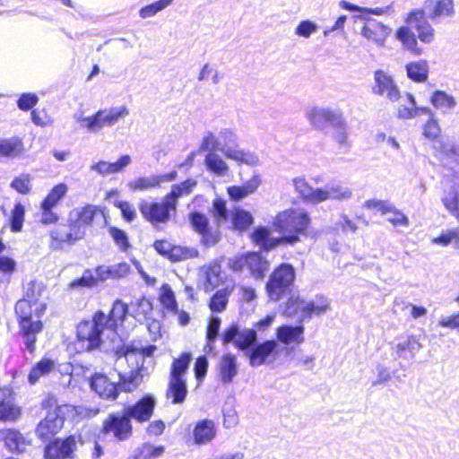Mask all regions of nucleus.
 <instances>
[{
	"label": "nucleus",
	"mask_w": 459,
	"mask_h": 459,
	"mask_svg": "<svg viewBox=\"0 0 459 459\" xmlns=\"http://www.w3.org/2000/svg\"><path fill=\"white\" fill-rule=\"evenodd\" d=\"M406 23L413 27L420 41L430 43L434 39V29L427 20L424 10H412L406 18Z\"/></svg>",
	"instance_id": "nucleus-18"
},
{
	"label": "nucleus",
	"mask_w": 459,
	"mask_h": 459,
	"mask_svg": "<svg viewBox=\"0 0 459 459\" xmlns=\"http://www.w3.org/2000/svg\"><path fill=\"white\" fill-rule=\"evenodd\" d=\"M212 214L218 225L229 221L230 210L227 208L226 201L222 198H215L212 202Z\"/></svg>",
	"instance_id": "nucleus-53"
},
{
	"label": "nucleus",
	"mask_w": 459,
	"mask_h": 459,
	"mask_svg": "<svg viewBox=\"0 0 459 459\" xmlns=\"http://www.w3.org/2000/svg\"><path fill=\"white\" fill-rule=\"evenodd\" d=\"M160 300L163 307L170 312H178V302L171 287L164 283L161 287Z\"/></svg>",
	"instance_id": "nucleus-55"
},
{
	"label": "nucleus",
	"mask_w": 459,
	"mask_h": 459,
	"mask_svg": "<svg viewBox=\"0 0 459 459\" xmlns=\"http://www.w3.org/2000/svg\"><path fill=\"white\" fill-rule=\"evenodd\" d=\"M269 262L257 252H248L247 269L256 280L264 278L269 270Z\"/></svg>",
	"instance_id": "nucleus-33"
},
{
	"label": "nucleus",
	"mask_w": 459,
	"mask_h": 459,
	"mask_svg": "<svg viewBox=\"0 0 459 459\" xmlns=\"http://www.w3.org/2000/svg\"><path fill=\"white\" fill-rule=\"evenodd\" d=\"M0 438L4 439L6 447L13 452L21 453L24 450L25 439L16 429L0 430Z\"/></svg>",
	"instance_id": "nucleus-38"
},
{
	"label": "nucleus",
	"mask_w": 459,
	"mask_h": 459,
	"mask_svg": "<svg viewBox=\"0 0 459 459\" xmlns=\"http://www.w3.org/2000/svg\"><path fill=\"white\" fill-rule=\"evenodd\" d=\"M304 324L298 318L297 325H282L276 329V342L284 345L300 344L304 342Z\"/></svg>",
	"instance_id": "nucleus-21"
},
{
	"label": "nucleus",
	"mask_w": 459,
	"mask_h": 459,
	"mask_svg": "<svg viewBox=\"0 0 459 459\" xmlns=\"http://www.w3.org/2000/svg\"><path fill=\"white\" fill-rule=\"evenodd\" d=\"M157 350L154 344H143L141 340H134L129 343L117 346L116 355L125 357L128 363H134L141 372H148L153 364V353Z\"/></svg>",
	"instance_id": "nucleus-7"
},
{
	"label": "nucleus",
	"mask_w": 459,
	"mask_h": 459,
	"mask_svg": "<svg viewBox=\"0 0 459 459\" xmlns=\"http://www.w3.org/2000/svg\"><path fill=\"white\" fill-rule=\"evenodd\" d=\"M188 220L192 229L197 234H199L205 229H207L209 226H211L208 217L199 211H194L190 212Z\"/></svg>",
	"instance_id": "nucleus-60"
},
{
	"label": "nucleus",
	"mask_w": 459,
	"mask_h": 459,
	"mask_svg": "<svg viewBox=\"0 0 459 459\" xmlns=\"http://www.w3.org/2000/svg\"><path fill=\"white\" fill-rule=\"evenodd\" d=\"M39 102V97L36 93L25 92L20 95L16 104L20 110L29 111L32 109Z\"/></svg>",
	"instance_id": "nucleus-64"
},
{
	"label": "nucleus",
	"mask_w": 459,
	"mask_h": 459,
	"mask_svg": "<svg viewBox=\"0 0 459 459\" xmlns=\"http://www.w3.org/2000/svg\"><path fill=\"white\" fill-rule=\"evenodd\" d=\"M54 368L55 361L52 359L47 357L42 358L30 370L28 374L29 384L34 385L40 377L48 376Z\"/></svg>",
	"instance_id": "nucleus-36"
},
{
	"label": "nucleus",
	"mask_w": 459,
	"mask_h": 459,
	"mask_svg": "<svg viewBox=\"0 0 459 459\" xmlns=\"http://www.w3.org/2000/svg\"><path fill=\"white\" fill-rule=\"evenodd\" d=\"M73 408L71 405L65 404L56 406L54 411H48L47 416L41 420L36 429V436L42 441H46L58 432L64 426L65 413Z\"/></svg>",
	"instance_id": "nucleus-11"
},
{
	"label": "nucleus",
	"mask_w": 459,
	"mask_h": 459,
	"mask_svg": "<svg viewBox=\"0 0 459 459\" xmlns=\"http://www.w3.org/2000/svg\"><path fill=\"white\" fill-rule=\"evenodd\" d=\"M142 377L138 373L132 372L128 377L120 376L118 382L120 393H131L138 386Z\"/></svg>",
	"instance_id": "nucleus-63"
},
{
	"label": "nucleus",
	"mask_w": 459,
	"mask_h": 459,
	"mask_svg": "<svg viewBox=\"0 0 459 459\" xmlns=\"http://www.w3.org/2000/svg\"><path fill=\"white\" fill-rule=\"evenodd\" d=\"M196 184V180L187 178L179 184L173 185L170 192L165 195L167 202L177 208L178 199L184 195H188L193 191Z\"/></svg>",
	"instance_id": "nucleus-35"
},
{
	"label": "nucleus",
	"mask_w": 459,
	"mask_h": 459,
	"mask_svg": "<svg viewBox=\"0 0 459 459\" xmlns=\"http://www.w3.org/2000/svg\"><path fill=\"white\" fill-rule=\"evenodd\" d=\"M328 199L347 200L351 197L352 192L350 188L344 187L338 183H329L326 185Z\"/></svg>",
	"instance_id": "nucleus-62"
},
{
	"label": "nucleus",
	"mask_w": 459,
	"mask_h": 459,
	"mask_svg": "<svg viewBox=\"0 0 459 459\" xmlns=\"http://www.w3.org/2000/svg\"><path fill=\"white\" fill-rule=\"evenodd\" d=\"M50 238L53 241V248L59 250L64 249L65 244L74 246L78 241L70 231L62 232L60 230H52L50 232Z\"/></svg>",
	"instance_id": "nucleus-50"
},
{
	"label": "nucleus",
	"mask_w": 459,
	"mask_h": 459,
	"mask_svg": "<svg viewBox=\"0 0 459 459\" xmlns=\"http://www.w3.org/2000/svg\"><path fill=\"white\" fill-rule=\"evenodd\" d=\"M198 235L201 237V244L206 248L214 247L221 238L220 230H213L211 226L200 232Z\"/></svg>",
	"instance_id": "nucleus-61"
},
{
	"label": "nucleus",
	"mask_w": 459,
	"mask_h": 459,
	"mask_svg": "<svg viewBox=\"0 0 459 459\" xmlns=\"http://www.w3.org/2000/svg\"><path fill=\"white\" fill-rule=\"evenodd\" d=\"M296 269L290 263H281L269 275L265 290L272 301H279L290 294L295 286Z\"/></svg>",
	"instance_id": "nucleus-6"
},
{
	"label": "nucleus",
	"mask_w": 459,
	"mask_h": 459,
	"mask_svg": "<svg viewBox=\"0 0 459 459\" xmlns=\"http://www.w3.org/2000/svg\"><path fill=\"white\" fill-rule=\"evenodd\" d=\"M77 449V437L69 435L65 437H54L48 441L43 451L44 459H74Z\"/></svg>",
	"instance_id": "nucleus-12"
},
{
	"label": "nucleus",
	"mask_w": 459,
	"mask_h": 459,
	"mask_svg": "<svg viewBox=\"0 0 459 459\" xmlns=\"http://www.w3.org/2000/svg\"><path fill=\"white\" fill-rule=\"evenodd\" d=\"M204 276V290L205 292L214 290L223 282L221 265L216 260L201 268Z\"/></svg>",
	"instance_id": "nucleus-25"
},
{
	"label": "nucleus",
	"mask_w": 459,
	"mask_h": 459,
	"mask_svg": "<svg viewBox=\"0 0 459 459\" xmlns=\"http://www.w3.org/2000/svg\"><path fill=\"white\" fill-rule=\"evenodd\" d=\"M204 157V167L208 172L217 177H224L229 171L228 164L216 152L217 151H207Z\"/></svg>",
	"instance_id": "nucleus-34"
},
{
	"label": "nucleus",
	"mask_w": 459,
	"mask_h": 459,
	"mask_svg": "<svg viewBox=\"0 0 459 459\" xmlns=\"http://www.w3.org/2000/svg\"><path fill=\"white\" fill-rule=\"evenodd\" d=\"M422 348V344L415 335H409L404 341L398 342L394 350L398 358L413 359L416 352Z\"/></svg>",
	"instance_id": "nucleus-29"
},
{
	"label": "nucleus",
	"mask_w": 459,
	"mask_h": 459,
	"mask_svg": "<svg viewBox=\"0 0 459 459\" xmlns=\"http://www.w3.org/2000/svg\"><path fill=\"white\" fill-rule=\"evenodd\" d=\"M166 395L168 399L171 400L173 404L183 403L187 395L186 379L169 377Z\"/></svg>",
	"instance_id": "nucleus-32"
},
{
	"label": "nucleus",
	"mask_w": 459,
	"mask_h": 459,
	"mask_svg": "<svg viewBox=\"0 0 459 459\" xmlns=\"http://www.w3.org/2000/svg\"><path fill=\"white\" fill-rule=\"evenodd\" d=\"M395 37L408 50L416 55L421 54V49L417 48L418 42L416 36L409 27H400L395 32Z\"/></svg>",
	"instance_id": "nucleus-42"
},
{
	"label": "nucleus",
	"mask_w": 459,
	"mask_h": 459,
	"mask_svg": "<svg viewBox=\"0 0 459 459\" xmlns=\"http://www.w3.org/2000/svg\"><path fill=\"white\" fill-rule=\"evenodd\" d=\"M152 247L160 255L173 263L195 258L199 255V251L195 247L174 245L166 239L155 240Z\"/></svg>",
	"instance_id": "nucleus-13"
},
{
	"label": "nucleus",
	"mask_w": 459,
	"mask_h": 459,
	"mask_svg": "<svg viewBox=\"0 0 459 459\" xmlns=\"http://www.w3.org/2000/svg\"><path fill=\"white\" fill-rule=\"evenodd\" d=\"M303 304V299L290 296L284 304L281 305L282 316L292 318L302 315Z\"/></svg>",
	"instance_id": "nucleus-49"
},
{
	"label": "nucleus",
	"mask_w": 459,
	"mask_h": 459,
	"mask_svg": "<svg viewBox=\"0 0 459 459\" xmlns=\"http://www.w3.org/2000/svg\"><path fill=\"white\" fill-rule=\"evenodd\" d=\"M101 432L103 434H112L118 441H126L133 434L132 420L126 413L125 409L121 411L109 413L103 421Z\"/></svg>",
	"instance_id": "nucleus-9"
},
{
	"label": "nucleus",
	"mask_w": 459,
	"mask_h": 459,
	"mask_svg": "<svg viewBox=\"0 0 459 459\" xmlns=\"http://www.w3.org/2000/svg\"><path fill=\"white\" fill-rule=\"evenodd\" d=\"M165 447L161 445L154 446L149 443H144L142 446L134 450L133 455L127 459H156L163 455Z\"/></svg>",
	"instance_id": "nucleus-43"
},
{
	"label": "nucleus",
	"mask_w": 459,
	"mask_h": 459,
	"mask_svg": "<svg viewBox=\"0 0 459 459\" xmlns=\"http://www.w3.org/2000/svg\"><path fill=\"white\" fill-rule=\"evenodd\" d=\"M89 385L93 392L105 400L115 401L120 394L118 383L110 381L102 373H94L91 376Z\"/></svg>",
	"instance_id": "nucleus-16"
},
{
	"label": "nucleus",
	"mask_w": 459,
	"mask_h": 459,
	"mask_svg": "<svg viewBox=\"0 0 459 459\" xmlns=\"http://www.w3.org/2000/svg\"><path fill=\"white\" fill-rule=\"evenodd\" d=\"M129 114L126 106L110 108L108 109H100L91 116H88L84 128L90 133H98L104 126H114L120 118Z\"/></svg>",
	"instance_id": "nucleus-10"
},
{
	"label": "nucleus",
	"mask_w": 459,
	"mask_h": 459,
	"mask_svg": "<svg viewBox=\"0 0 459 459\" xmlns=\"http://www.w3.org/2000/svg\"><path fill=\"white\" fill-rule=\"evenodd\" d=\"M138 208L144 220L155 228L160 224H167L170 221L172 213L177 212V208L170 205L165 196L161 202L142 200Z\"/></svg>",
	"instance_id": "nucleus-8"
},
{
	"label": "nucleus",
	"mask_w": 459,
	"mask_h": 459,
	"mask_svg": "<svg viewBox=\"0 0 459 459\" xmlns=\"http://www.w3.org/2000/svg\"><path fill=\"white\" fill-rule=\"evenodd\" d=\"M101 212V209L98 205L86 204L81 209H75L70 212V216L74 212H76V220L84 226H91L94 221V219L98 212Z\"/></svg>",
	"instance_id": "nucleus-44"
},
{
	"label": "nucleus",
	"mask_w": 459,
	"mask_h": 459,
	"mask_svg": "<svg viewBox=\"0 0 459 459\" xmlns=\"http://www.w3.org/2000/svg\"><path fill=\"white\" fill-rule=\"evenodd\" d=\"M238 373L237 357L230 353L223 354L218 363V376L223 385H230Z\"/></svg>",
	"instance_id": "nucleus-23"
},
{
	"label": "nucleus",
	"mask_w": 459,
	"mask_h": 459,
	"mask_svg": "<svg viewBox=\"0 0 459 459\" xmlns=\"http://www.w3.org/2000/svg\"><path fill=\"white\" fill-rule=\"evenodd\" d=\"M67 191L68 187L66 184L59 183L49 191L40 204L48 208H54L65 196Z\"/></svg>",
	"instance_id": "nucleus-46"
},
{
	"label": "nucleus",
	"mask_w": 459,
	"mask_h": 459,
	"mask_svg": "<svg viewBox=\"0 0 459 459\" xmlns=\"http://www.w3.org/2000/svg\"><path fill=\"white\" fill-rule=\"evenodd\" d=\"M129 314V307L121 299H116L108 315L103 312V325L107 330L116 331L118 324L123 323Z\"/></svg>",
	"instance_id": "nucleus-26"
},
{
	"label": "nucleus",
	"mask_w": 459,
	"mask_h": 459,
	"mask_svg": "<svg viewBox=\"0 0 459 459\" xmlns=\"http://www.w3.org/2000/svg\"><path fill=\"white\" fill-rule=\"evenodd\" d=\"M330 309L328 299L323 295H316L314 299L305 301L303 304L302 315L299 319L304 324L306 320L311 319L314 316H320Z\"/></svg>",
	"instance_id": "nucleus-24"
},
{
	"label": "nucleus",
	"mask_w": 459,
	"mask_h": 459,
	"mask_svg": "<svg viewBox=\"0 0 459 459\" xmlns=\"http://www.w3.org/2000/svg\"><path fill=\"white\" fill-rule=\"evenodd\" d=\"M230 221L231 228L237 231H246L254 223V217L250 212L242 209L239 206H234L230 210Z\"/></svg>",
	"instance_id": "nucleus-28"
},
{
	"label": "nucleus",
	"mask_w": 459,
	"mask_h": 459,
	"mask_svg": "<svg viewBox=\"0 0 459 459\" xmlns=\"http://www.w3.org/2000/svg\"><path fill=\"white\" fill-rule=\"evenodd\" d=\"M364 22L360 28V34L373 40L378 46H384L385 39L390 35L391 29L373 18L359 19Z\"/></svg>",
	"instance_id": "nucleus-19"
},
{
	"label": "nucleus",
	"mask_w": 459,
	"mask_h": 459,
	"mask_svg": "<svg viewBox=\"0 0 459 459\" xmlns=\"http://www.w3.org/2000/svg\"><path fill=\"white\" fill-rule=\"evenodd\" d=\"M216 436V427L212 420L204 419L196 422L193 429L194 443L203 446L210 443Z\"/></svg>",
	"instance_id": "nucleus-27"
},
{
	"label": "nucleus",
	"mask_w": 459,
	"mask_h": 459,
	"mask_svg": "<svg viewBox=\"0 0 459 459\" xmlns=\"http://www.w3.org/2000/svg\"><path fill=\"white\" fill-rule=\"evenodd\" d=\"M237 134L230 129L225 128L220 131L219 137L213 133L207 132L204 136L200 151H219L227 159L233 160L239 164L255 166L258 164V157L250 152L238 149Z\"/></svg>",
	"instance_id": "nucleus-2"
},
{
	"label": "nucleus",
	"mask_w": 459,
	"mask_h": 459,
	"mask_svg": "<svg viewBox=\"0 0 459 459\" xmlns=\"http://www.w3.org/2000/svg\"><path fill=\"white\" fill-rule=\"evenodd\" d=\"M192 359L193 356L189 351H184L178 358L174 359L170 367L169 377L185 379L184 376L187 373Z\"/></svg>",
	"instance_id": "nucleus-39"
},
{
	"label": "nucleus",
	"mask_w": 459,
	"mask_h": 459,
	"mask_svg": "<svg viewBox=\"0 0 459 459\" xmlns=\"http://www.w3.org/2000/svg\"><path fill=\"white\" fill-rule=\"evenodd\" d=\"M426 17L436 22L440 18L455 15L453 0H425L423 8Z\"/></svg>",
	"instance_id": "nucleus-20"
},
{
	"label": "nucleus",
	"mask_w": 459,
	"mask_h": 459,
	"mask_svg": "<svg viewBox=\"0 0 459 459\" xmlns=\"http://www.w3.org/2000/svg\"><path fill=\"white\" fill-rule=\"evenodd\" d=\"M18 333L22 341L23 350L33 355L36 351L38 334L44 329L43 322L40 319L33 320V318L23 320L18 322Z\"/></svg>",
	"instance_id": "nucleus-14"
},
{
	"label": "nucleus",
	"mask_w": 459,
	"mask_h": 459,
	"mask_svg": "<svg viewBox=\"0 0 459 459\" xmlns=\"http://www.w3.org/2000/svg\"><path fill=\"white\" fill-rule=\"evenodd\" d=\"M112 204L116 208L120 210L121 217L126 222L131 223L134 221L137 216V212L132 204L128 201H122L118 199H115Z\"/></svg>",
	"instance_id": "nucleus-59"
},
{
	"label": "nucleus",
	"mask_w": 459,
	"mask_h": 459,
	"mask_svg": "<svg viewBox=\"0 0 459 459\" xmlns=\"http://www.w3.org/2000/svg\"><path fill=\"white\" fill-rule=\"evenodd\" d=\"M23 143L19 137L0 140V155L3 157H17L23 152Z\"/></svg>",
	"instance_id": "nucleus-41"
},
{
	"label": "nucleus",
	"mask_w": 459,
	"mask_h": 459,
	"mask_svg": "<svg viewBox=\"0 0 459 459\" xmlns=\"http://www.w3.org/2000/svg\"><path fill=\"white\" fill-rule=\"evenodd\" d=\"M223 344L232 343L249 360L251 367L273 363L279 354V344L275 340L258 342L256 331L240 329L238 323H232L221 334Z\"/></svg>",
	"instance_id": "nucleus-1"
},
{
	"label": "nucleus",
	"mask_w": 459,
	"mask_h": 459,
	"mask_svg": "<svg viewBox=\"0 0 459 459\" xmlns=\"http://www.w3.org/2000/svg\"><path fill=\"white\" fill-rule=\"evenodd\" d=\"M431 104L438 109H453L456 106L455 99L445 91L436 90L430 97Z\"/></svg>",
	"instance_id": "nucleus-45"
},
{
	"label": "nucleus",
	"mask_w": 459,
	"mask_h": 459,
	"mask_svg": "<svg viewBox=\"0 0 459 459\" xmlns=\"http://www.w3.org/2000/svg\"><path fill=\"white\" fill-rule=\"evenodd\" d=\"M156 405V400L152 394H145L133 405H126L124 409L126 413L138 422L148 421L152 414Z\"/></svg>",
	"instance_id": "nucleus-17"
},
{
	"label": "nucleus",
	"mask_w": 459,
	"mask_h": 459,
	"mask_svg": "<svg viewBox=\"0 0 459 459\" xmlns=\"http://www.w3.org/2000/svg\"><path fill=\"white\" fill-rule=\"evenodd\" d=\"M31 176L30 174H21L14 177L10 183V187L21 195H28L31 190Z\"/></svg>",
	"instance_id": "nucleus-58"
},
{
	"label": "nucleus",
	"mask_w": 459,
	"mask_h": 459,
	"mask_svg": "<svg viewBox=\"0 0 459 459\" xmlns=\"http://www.w3.org/2000/svg\"><path fill=\"white\" fill-rule=\"evenodd\" d=\"M408 78L414 82H425L429 78V65L427 60L409 62L405 65Z\"/></svg>",
	"instance_id": "nucleus-31"
},
{
	"label": "nucleus",
	"mask_w": 459,
	"mask_h": 459,
	"mask_svg": "<svg viewBox=\"0 0 459 459\" xmlns=\"http://www.w3.org/2000/svg\"><path fill=\"white\" fill-rule=\"evenodd\" d=\"M375 85L372 88V92L376 95L384 96L394 102L397 101L400 97V90L396 85L392 75L388 74L382 69H378L374 73Z\"/></svg>",
	"instance_id": "nucleus-15"
},
{
	"label": "nucleus",
	"mask_w": 459,
	"mask_h": 459,
	"mask_svg": "<svg viewBox=\"0 0 459 459\" xmlns=\"http://www.w3.org/2000/svg\"><path fill=\"white\" fill-rule=\"evenodd\" d=\"M251 238L255 245L265 252L271 251L278 246L277 239L272 237L271 230L265 226L255 228Z\"/></svg>",
	"instance_id": "nucleus-30"
},
{
	"label": "nucleus",
	"mask_w": 459,
	"mask_h": 459,
	"mask_svg": "<svg viewBox=\"0 0 459 459\" xmlns=\"http://www.w3.org/2000/svg\"><path fill=\"white\" fill-rule=\"evenodd\" d=\"M310 222L307 212L291 208L277 214L273 227L285 244L294 245L300 240L301 236L307 234Z\"/></svg>",
	"instance_id": "nucleus-3"
},
{
	"label": "nucleus",
	"mask_w": 459,
	"mask_h": 459,
	"mask_svg": "<svg viewBox=\"0 0 459 459\" xmlns=\"http://www.w3.org/2000/svg\"><path fill=\"white\" fill-rule=\"evenodd\" d=\"M130 190L133 191H143L150 188L159 186V180H157L156 175L151 177H140L134 181H130L127 184Z\"/></svg>",
	"instance_id": "nucleus-56"
},
{
	"label": "nucleus",
	"mask_w": 459,
	"mask_h": 459,
	"mask_svg": "<svg viewBox=\"0 0 459 459\" xmlns=\"http://www.w3.org/2000/svg\"><path fill=\"white\" fill-rule=\"evenodd\" d=\"M174 0H157L147 5L143 6L139 10V15L143 19H146L149 17H152L156 15L159 12L166 9L169 6Z\"/></svg>",
	"instance_id": "nucleus-54"
},
{
	"label": "nucleus",
	"mask_w": 459,
	"mask_h": 459,
	"mask_svg": "<svg viewBox=\"0 0 459 459\" xmlns=\"http://www.w3.org/2000/svg\"><path fill=\"white\" fill-rule=\"evenodd\" d=\"M21 416V409L14 404V393L10 388L0 392V421H14Z\"/></svg>",
	"instance_id": "nucleus-22"
},
{
	"label": "nucleus",
	"mask_w": 459,
	"mask_h": 459,
	"mask_svg": "<svg viewBox=\"0 0 459 459\" xmlns=\"http://www.w3.org/2000/svg\"><path fill=\"white\" fill-rule=\"evenodd\" d=\"M108 234L112 240L122 252H126L131 248L128 234L122 229L116 226H108Z\"/></svg>",
	"instance_id": "nucleus-51"
},
{
	"label": "nucleus",
	"mask_w": 459,
	"mask_h": 459,
	"mask_svg": "<svg viewBox=\"0 0 459 459\" xmlns=\"http://www.w3.org/2000/svg\"><path fill=\"white\" fill-rule=\"evenodd\" d=\"M47 290V286L44 282L31 280L27 283L25 287L24 297L30 300L33 304H36L39 299L42 297Z\"/></svg>",
	"instance_id": "nucleus-52"
},
{
	"label": "nucleus",
	"mask_w": 459,
	"mask_h": 459,
	"mask_svg": "<svg viewBox=\"0 0 459 459\" xmlns=\"http://www.w3.org/2000/svg\"><path fill=\"white\" fill-rule=\"evenodd\" d=\"M98 285V279L91 269H85L82 275L69 283L70 290L92 289Z\"/></svg>",
	"instance_id": "nucleus-47"
},
{
	"label": "nucleus",
	"mask_w": 459,
	"mask_h": 459,
	"mask_svg": "<svg viewBox=\"0 0 459 459\" xmlns=\"http://www.w3.org/2000/svg\"><path fill=\"white\" fill-rule=\"evenodd\" d=\"M441 201L452 215L459 217V191L455 185L444 189Z\"/></svg>",
	"instance_id": "nucleus-40"
},
{
	"label": "nucleus",
	"mask_w": 459,
	"mask_h": 459,
	"mask_svg": "<svg viewBox=\"0 0 459 459\" xmlns=\"http://www.w3.org/2000/svg\"><path fill=\"white\" fill-rule=\"evenodd\" d=\"M233 290V287L226 286L218 290L210 298L209 308L212 313H221L227 308L229 298Z\"/></svg>",
	"instance_id": "nucleus-37"
},
{
	"label": "nucleus",
	"mask_w": 459,
	"mask_h": 459,
	"mask_svg": "<svg viewBox=\"0 0 459 459\" xmlns=\"http://www.w3.org/2000/svg\"><path fill=\"white\" fill-rule=\"evenodd\" d=\"M307 117L316 130L323 131L331 126L335 130V141L340 145L346 143L347 123L342 111L328 108H312L307 112Z\"/></svg>",
	"instance_id": "nucleus-5"
},
{
	"label": "nucleus",
	"mask_w": 459,
	"mask_h": 459,
	"mask_svg": "<svg viewBox=\"0 0 459 459\" xmlns=\"http://www.w3.org/2000/svg\"><path fill=\"white\" fill-rule=\"evenodd\" d=\"M103 311L98 310L92 319L82 320L76 326V339L73 343L77 353L91 352L100 349L103 343V333L107 328L103 325Z\"/></svg>",
	"instance_id": "nucleus-4"
},
{
	"label": "nucleus",
	"mask_w": 459,
	"mask_h": 459,
	"mask_svg": "<svg viewBox=\"0 0 459 459\" xmlns=\"http://www.w3.org/2000/svg\"><path fill=\"white\" fill-rule=\"evenodd\" d=\"M32 305L34 304L25 297L16 302L14 312L17 322L32 319Z\"/></svg>",
	"instance_id": "nucleus-57"
},
{
	"label": "nucleus",
	"mask_w": 459,
	"mask_h": 459,
	"mask_svg": "<svg viewBox=\"0 0 459 459\" xmlns=\"http://www.w3.org/2000/svg\"><path fill=\"white\" fill-rule=\"evenodd\" d=\"M25 217V207L21 203H16L11 211L9 227L12 232H21L23 227Z\"/></svg>",
	"instance_id": "nucleus-48"
}]
</instances>
